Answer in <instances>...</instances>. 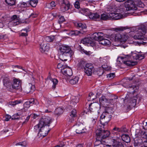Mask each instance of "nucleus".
<instances>
[{
    "label": "nucleus",
    "mask_w": 147,
    "mask_h": 147,
    "mask_svg": "<svg viewBox=\"0 0 147 147\" xmlns=\"http://www.w3.org/2000/svg\"><path fill=\"white\" fill-rule=\"evenodd\" d=\"M19 23V22L18 19L11 20L9 23V25H12L13 26H14L18 24Z\"/></svg>",
    "instance_id": "37"
},
{
    "label": "nucleus",
    "mask_w": 147,
    "mask_h": 147,
    "mask_svg": "<svg viewBox=\"0 0 147 147\" xmlns=\"http://www.w3.org/2000/svg\"><path fill=\"white\" fill-rule=\"evenodd\" d=\"M76 132L77 134H80L85 132V129H84L83 126L82 125H76Z\"/></svg>",
    "instance_id": "22"
},
{
    "label": "nucleus",
    "mask_w": 147,
    "mask_h": 147,
    "mask_svg": "<svg viewBox=\"0 0 147 147\" xmlns=\"http://www.w3.org/2000/svg\"><path fill=\"white\" fill-rule=\"evenodd\" d=\"M22 82L18 79H14L13 83L12 84L10 92H13L14 90H18L21 88Z\"/></svg>",
    "instance_id": "9"
},
{
    "label": "nucleus",
    "mask_w": 147,
    "mask_h": 147,
    "mask_svg": "<svg viewBox=\"0 0 147 147\" xmlns=\"http://www.w3.org/2000/svg\"><path fill=\"white\" fill-rule=\"evenodd\" d=\"M143 147H147V139L143 142Z\"/></svg>",
    "instance_id": "61"
},
{
    "label": "nucleus",
    "mask_w": 147,
    "mask_h": 147,
    "mask_svg": "<svg viewBox=\"0 0 147 147\" xmlns=\"http://www.w3.org/2000/svg\"><path fill=\"white\" fill-rule=\"evenodd\" d=\"M75 26L80 30L86 29V26L85 24H83L80 22H76L74 24Z\"/></svg>",
    "instance_id": "25"
},
{
    "label": "nucleus",
    "mask_w": 147,
    "mask_h": 147,
    "mask_svg": "<svg viewBox=\"0 0 147 147\" xmlns=\"http://www.w3.org/2000/svg\"><path fill=\"white\" fill-rule=\"evenodd\" d=\"M40 51L42 53L48 51L49 49V44L45 42H43L40 45Z\"/></svg>",
    "instance_id": "15"
},
{
    "label": "nucleus",
    "mask_w": 147,
    "mask_h": 147,
    "mask_svg": "<svg viewBox=\"0 0 147 147\" xmlns=\"http://www.w3.org/2000/svg\"><path fill=\"white\" fill-rule=\"evenodd\" d=\"M70 3L68 0H64L61 2L60 10L62 12H65L68 10L70 7Z\"/></svg>",
    "instance_id": "13"
},
{
    "label": "nucleus",
    "mask_w": 147,
    "mask_h": 147,
    "mask_svg": "<svg viewBox=\"0 0 147 147\" xmlns=\"http://www.w3.org/2000/svg\"><path fill=\"white\" fill-rule=\"evenodd\" d=\"M6 18V16H2L1 17H0V19L1 20V22H0V23H1V22H3L4 21V20Z\"/></svg>",
    "instance_id": "62"
},
{
    "label": "nucleus",
    "mask_w": 147,
    "mask_h": 147,
    "mask_svg": "<svg viewBox=\"0 0 147 147\" xmlns=\"http://www.w3.org/2000/svg\"><path fill=\"white\" fill-rule=\"evenodd\" d=\"M27 89L28 90H29L30 89L31 90L30 91H29L28 92L27 91V92H33L35 90V86L34 85H32V84H30L28 86Z\"/></svg>",
    "instance_id": "41"
},
{
    "label": "nucleus",
    "mask_w": 147,
    "mask_h": 147,
    "mask_svg": "<svg viewBox=\"0 0 147 147\" xmlns=\"http://www.w3.org/2000/svg\"><path fill=\"white\" fill-rule=\"evenodd\" d=\"M84 70L85 73L88 76H91L94 70V67L93 64L90 63H86Z\"/></svg>",
    "instance_id": "11"
},
{
    "label": "nucleus",
    "mask_w": 147,
    "mask_h": 147,
    "mask_svg": "<svg viewBox=\"0 0 147 147\" xmlns=\"http://www.w3.org/2000/svg\"><path fill=\"white\" fill-rule=\"evenodd\" d=\"M96 97L94 95L93 96H91L89 97V98H88V100H92L95 99Z\"/></svg>",
    "instance_id": "60"
},
{
    "label": "nucleus",
    "mask_w": 147,
    "mask_h": 147,
    "mask_svg": "<svg viewBox=\"0 0 147 147\" xmlns=\"http://www.w3.org/2000/svg\"><path fill=\"white\" fill-rule=\"evenodd\" d=\"M65 21V20L64 17L63 16H61L59 18V19L58 22L59 24H61L62 23H63Z\"/></svg>",
    "instance_id": "50"
},
{
    "label": "nucleus",
    "mask_w": 147,
    "mask_h": 147,
    "mask_svg": "<svg viewBox=\"0 0 147 147\" xmlns=\"http://www.w3.org/2000/svg\"><path fill=\"white\" fill-rule=\"evenodd\" d=\"M16 146L20 145L22 147H25L27 146V143L26 142L24 141L19 142L16 144Z\"/></svg>",
    "instance_id": "45"
},
{
    "label": "nucleus",
    "mask_w": 147,
    "mask_h": 147,
    "mask_svg": "<svg viewBox=\"0 0 147 147\" xmlns=\"http://www.w3.org/2000/svg\"><path fill=\"white\" fill-rule=\"evenodd\" d=\"M98 117V114H96L95 116V117H92V118L93 119L92 121V123L93 124L95 123L96 121L97 120V119Z\"/></svg>",
    "instance_id": "47"
},
{
    "label": "nucleus",
    "mask_w": 147,
    "mask_h": 147,
    "mask_svg": "<svg viewBox=\"0 0 147 147\" xmlns=\"http://www.w3.org/2000/svg\"><path fill=\"white\" fill-rule=\"evenodd\" d=\"M79 2V1H76L74 4V6L76 8L78 9L80 8Z\"/></svg>",
    "instance_id": "54"
},
{
    "label": "nucleus",
    "mask_w": 147,
    "mask_h": 147,
    "mask_svg": "<svg viewBox=\"0 0 147 147\" xmlns=\"http://www.w3.org/2000/svg\"><path fill=\"white\" fill-rule=\"evenodd\" d=\"M38 15L36 13H32L30 15L29 18H30L32 17L33 18H36L37 17Z\"/></svg>",
    "instance_id": "59"
},
{
    "label": "nucleus",
    "mask_w": 147,
    "mask_h": 147,
    "mask_svg": "<svg viewBox=\"0 0 147 147\" xmlns=\"http://www.w3.org/2000/svg\"><path fill=\"white\" fill-rule=\"evenodd\" d=\"M20 102L19 101L16 100L14 101L11 102H10V104L12 105H15L19 103Z\"/></svg>",
    "instance_id": "55"
},
{
    "label": "nucleus",
    "mask_w": 147,
    "mask_h": 147,
    "mask_svg": "<svg viewBox=\"0 0 147 147\" xmlns=\"http://www.w3.org/2000/svg\"><path fill=\"white\" fill-rule=\"evenodd\" d=\"M86 63L83 61H80L79 63V66L81 68H84V69L85 67Z\"/></svg>",
    "instance_id": "46"
},
{
    "label": "nucleus",
    "mask_w": 147,
    "mask_h": 147,
    "mask_svg": "<svg viewBox=\"0 0 147 147\" xmlns=\"http://www.w3.org/2000/svg\"><path fill=\"white\" fill-rule=\"evenodd\" d=\"M112 109L111 108H107L106 109L105 111L101 114L100 117V122L102 126H100L103 129H104V126L107 124L111 120V116ZM100 126H98V127Z\"/></svg>",
    "instance_id": "6"
},
{
    "label": "nucleus",
    "mask_w": 147,
    "mask_h": 147,
    "mask_svg": "<svg viewBox=\"0 0 147 147\" xmlns=\"http://www.w3.org/2000/svg\"><path fill=\"white\" fill-rule=\"evenodd\" d=\"M144 56L143 54H138L132 52L130 55H127L124 57H120L119 58L123 60V62L126 65L128 66H134L136 65L137 62L134 61V60H141L143 59Z\"/></svg>",
    "instance_id": "2"
},
{
    "label": "nucleus",
    "mask_w": 147,
    "mask_h": 147,
    "mask_svg": "<svg viewBox=\"0 0 147 147\" xmlns=\"http://www.w3.org/2000/svg\"><path fill=\"white\" fill-rule=\"evenodd\" d=\"M76 111L75 109H73L70 113V116L69 117V121L71 122L74 121V118L76 117L77 116L76 114Z\"/></svg>",
    "instance_id": "24"
},
{
    "label": "nucleus",
    "mask_w": 147,
    "mask_h": 147,
    "mask_svg": "<svg viewBox=\"0 0 147 147\" xmlns=\"http://www.w3.org/2000/svg\"><path fill=\"white\" fill-rule=\"evenodd\" d=\"M130 28L128 26H120L115 28V31H122L128 29Z\"/></svg>",
    "instance_id": "34"
},
{
    "label": "nucleus",
    "mask_w": 147,
    "mask_h": 147,
    "mask_svg": "<svg viewBox=\"0 0 147 147\" xmlns=\"http://www.w3.org/2000/svg\"><path fill=\"white\" fill-rule=\"evenodd\" d=\"M89 17L90 19L94 21H96L98 20H99L100 15L97 13H91L89 15Z\"/></svg>",
    "instance_id": "20"
},
{
    "label": "nucleus",
    "mask_w": 147,
    "mask_h": 147,
    "mask_svg": "<svg viewBox=\"0 0 147 147\" xmlns=\"http://www.w3.org/2000/svg\"><path fill=\"white\" fill-rule=\"evenodd\" d=\"M6 4L10 6H12L15 5V0H5Z\"/></svg>",
    "instance_id": "39"
},
{
    "label": "nucleus",
    "mask_w": 147,
    "mask_h": 147,
    "mask_svg": "<svg viewBox=\"0 0 147 147\" xmlns=\"http://www.w3.org/2000/svg\"><path fill=\"white\" fill-rule=\"evenodd\" d=\"M86 31H80L75 30V31H71L69 34L71 35H74L75 36H77L79 35L81 33L83 34L84 32H86Z\"/></svg>",
    "instance_id": "32"
},
{
    "label": "nucleus",
    "mask_w": 147,
    "mask_h": 147,
    "mask_svg": "<svg viewBox=\"0 0 147 147\" xmlns=\"http://www.w3.org/2000/svg\"><path fill=\"white\" fill-rule=\"evenodd\" d=\"M22 31H25L26 32H22L20 34V35L21 36H28L27 32L30 31V30L29 27H27L23 29L22 30Z\"/></svg>",
    "instance_id": "36"
},
{
    "label": "nucleus",
    "mask_w": 147,
    "mask_h": 147,
    "mask_svg": "<svg viewBox=\"0 0 147 147\" xmlns=\"http://www.w3.org/2000/svg\"><path fill=\"white\" fill-rule=\"evenodd\" d=\"M122 140L126 143H128L130 141V138L128 135L127 134H123L121 136Z\"/></svg>",
    "instance_id": "30"
},
{
    "label": "nucleus",
    "mask_w": 147,
    "mask_h": 147,
    "mask_svg": "<svg viewBox=\"0 0 147 147\" xmlns=\"http://www.w3.org/2000/svg\"><path fill=\"white\" fill-rule=\"evenodd\" d=\"M66 66V65H63L61 63H60L57 65V67L58 69H60V71L62 73V70L64 69Z\"/></svg>",
    "instance_id": "42"
},
{
    "label": "nucleus",
    "mask_w": 147,
    "mask_h": 147,
    "mask_svg": "<svg viewBox=\"0 0 147 147\" xmlns=\"http://www.w3.org/2000/svg\"><path fill=\"white\" fill-rule=\"evenodd\" d=\"M91 42H92V40L90 38H85L81 41V43L88 46L89 43H91Z\"/></svg>",
    "instance_id": "27"
},
{
    "label": "nucleus",
    "mask_w": 147,
    "mask_h": 147,
    "mask_svg": "<svg viewBox=\"0 0 147 147\" xmlns=\"http://www.w3.org/2000/svg\"><path fill=\"white\" fill-rule=\"evenodd\" d=\"M113 147H124L121 142L117 141L115 139L113 140Z\"/></svg>",
    "instance_id": "31"
},
{
    "label": "nucleus",
    "mask_w": 147,
    "mask_h": 147,
    "mask_svg": "<svg viewBox=\"0 0 147 147\" xmlns=\"http://www.w3.org/2000/svg\"><path fill=\"white\" fill-rule=\"evenodd\" d=\"M122 11L120 13L115 12L110 13L109 15L103 13L100 15L101 20H118L122 18L124 15V9H121Z\"/></svg>",
    "instance_id": "7"
},
{
    "label": "nucleus",
    "mask_w": 147,
    "mask_h": 147,
    "mask_svg": "<svg viewBox=\"0 0 147 147\" xmlns=\"http://www.w3.org/2000/svg\"><path fill=\"white\" fill-rule=\"evenodd\" d=\"M54 36H47L45 38V40L48 42H52L54 39Z\"/></svg>",
    "instance_id": "44"
},
{
    "label": "nucleus",
    "mask_w": 147,
    "mask_h": 147,
    "mask_svg": "<svg viewBox=\"0 0 147 147\" xmlns=\"http://www.w3.org/2000/svg\"><path fill=\"white\" fill-rule=\"evenodd\" d=\"M52 122V119L48 117H43L40 120V128L38 134L39 136L44 137L50 131V124Z\"/></svg>",
    "instance_id": "1"
},
{
    "label": "nucleus",
    "mask_w": 147,
    "mask_h": 147,
    "mask_svg": "<svg viewBox=\"0 0 147 147\" xmlns=\"http://www.w3.org/2000/svg\"><path fill=\"white\" fill-rule=\"evenodd\" d=\"M81 50L82 53H84L87 55H89L90 54V52L87 51L82 48L81 49Z\"/></svg>",
    "instance_id": "52"
},
{
    "label": "nucleus",
    "mask_w": 147,
    "mask_h": 147,
    "mask_svg": "<svg viewBox=\"0 0 147 147\" xmlns=\"http://www.w3.org/2000/svg\"><path fill=\"white\" fill-rule=\"evenodd\" d=\"M79 101V97L78 96H72L71 98V103L72 106L75 105Z\"/></svg>",
    "instance_id": "29"
},
{
    "label": "nucleus",
    "mask_w": 147,
    "mask_h": 147,
    "mask_svg": "<svg viewBox=\"0 0 147 147\" xmlns=\"http://www.w3.org/2000/svg\"><path fill=\"white\" fill-rule=\"evenodd\" d=\"M19 117L20 116L18 115V113H17L16 114L13 115L11 117V119L14 120L17 119H18Z\"/></svg>",
    "instance_id": "51"
},
{
    "label": "nucleus",
    "mask_w": 147,
    "mask_h": 147,
    "mask_svg": "<svg viewBox=\"0 0 147 147\" xmlns=\"http://www.w3.org/2000/svg\"><path fill=\"white\" fill-rule=\"evenodd\" d=\"M138 33L134 36V39L140 40V41L137 42V44L139 45H146V42L145 41L147 39L144 37V35L147 32V27L146 29L144 26H141L138 28Z\"/></svg>",
    "instance_id": "5"
},
{
    "label": "nucleus",
    "mask_w": 147,
    "mask_h": 147,
    "mask_svg": "<svg viewBox=\"0 0 147 147\" xmlns=\"http://www.w3.org/2000/svg\"><path fill=\"white\" fill-rule=\"evenodd\" d=\"M96 141L95 142L94 147H101L100 146L103 140L108 137L110 135V132L107 130L103 129L101 127L99 126L95 131Z\"/></svg>",
    "instance_id": "3"
},
{
    "label": "nucleus",
    "mask_w": 147,
    "mask_h": 147,
    "mask_svg": "<svg viewBox=\"0 0 147 147\" xmlns=\"http://www.w3.org/2000/svg\"><path fill=\"white\" fill-rule=\"evenodd\" d=\"M63 113V109L61 108H58L55 111V113L57 115L61 114Z\"/></svg>",
    "instance_id": "40"
},
{
    "label": "nucleus",
    "mask_w": 147,
    "mask_h": 147,
    "mask_svg": "<svg viewBox=\"0 0 147 147\" xmlns=\"http://www.w3.org/2000/svg\"><path fill=\"white\" fill-rule=\"evenodd\" d=\"M47 80H50L53 83V88L55 89L56 87V86L58 82V81L56 79H52L50 77H48L47 78Z\"/></svg>",
    "instance_id": "33"
},
{
    "label": "nucleus",
    "mask_w": 147,
    "mask_h": 147,
    "mask_svg": "<svg viewBox=\"0 0 147 147\" xmlns=\"http://www.w3.org/2000/svg\"><path fill=\"white\" fill-rule=\"evenodd\" d=\"M79 78L77 76H74L72 78L71 76L67 79V81L71 84H77L79 80Z\"/></svg>",
    "instance_id": "16"
},
{
    "label": "nucleus",
    "mask_w": 147,
    "mask_h": 147,
    "mask_svg": "<svg viewBox=\"0 0 147 147\" xmlns=\"http://www.w3.org/2000/svg\"><path fill=\"white\" fill-rule=\"evenodd\" d=\"M102 34L101 32L95 33L92 36L91 38L96 40L100 41L101 39H102Z\"/></svg>",
    "instance_id": "18"
},
{
    "label": "nucleus",
    "mask_w": 147,
    "mask_h": 147,
    "mask_svg": "<svg viewBox=\"0 0 147 147\" xmlns=\"http://www.w3.org/2000/svg\"><path fill=\"white\" fill-rule=\"evenodd\" d=\"M40 121H39V123L38 125L34 126V129L36 131H38L39 132V131L40 128Z\"/></svg>",
    "instance_id": "48"
},
{
    "label": "nucleus",
    "mask_w": 147,
    "mask_h": 147,
    "mask_svg": "<svg viewBox=\"0 0 147 147\" xmlns=\"http://www.w3.org/2000/svg\"><path fill=\"white\" fill-rule=\"evenodd\" d=\"M102 68L107 71H109L111 69V67L107 66L106 65H102Z\"/></svg>",
    "instance_id": "49"
},
{
    "label": "nucleus",
    "mask_w": 147,
    "mask_h": 147,
    "mask_svg": "<svg viewBox=\"0 0 147 147\" xmlns=\"http://www.w3.org/2000/svg\"><path fill=\"white\" fill-rule=\"evenodd\" d=\"M47 5L48 8L53 9L54 7H55L56 5L55 2L52 1L50 3L48 4Z\"/></svg>",
    "instance_id": "43"
},
{
    "label": "nucleus",
    "mask_w": 147,
    "mask_h": 147,
    "mask_svg": "<svg viewBox=\"0 0 147 147\" xmlns=\"http://www.w3.org/2000/svg\"><path fill=\"white\" fill-rule=\"evenodd\" d=\"M99 101L101 105H108L109 100L106 98L105 96H102L99 98Z\"/></svg>",
    "instance_id": "21"
},
{
    "label": "nucleus",
    "mask_w": 147,
    "mask_h": 147,
    "mask_svg": "<svg viewBox=\"0 0 147 147\" xmlns=\"http://www.w3.org/2000/svg\"><path fill=\"white\" fill-rule=\"evenodd\" d=\"M124 6L127 11H134L137 9L134 2L131 0H128L125 1L124 3Z\"/></svg>",
    "instance_id": "8"
},
{
    "label": "nucleus",
    "mask_w": 147,
    "mask_h": 147,
    "mask_svg": "<svg viewBox=\"0 0 147 147\" xmlns=\"http://www.w3.org/2000/svg\"><path fill=\"white\" fill-rule=\"evenodd\" d=\"M11 20H14L16 19H18L17 17V16L15 15L13 16L11 18Z\"/></svg>",
    "instance_id": "63"
},
{
    "label": "nucleus",
    "mask_w": 147,
    "mask_h": 147,
    "mask_svg": "<svg viewBox=\"0 0 147 147\" xmlns=\"http://www.w3.org/2000/svg\"><path fill=\"white\" fill-rule=\"evenodd\" d=\"M99 43L105 46H108L110 45L111 42L109 39L104 38L102 37Z\"/></svg>",
    "instance_id": "23"
},
{
    "label": "nucleus",
    "mask_w": 147,
    "mask_h": 147,
    "mask_svg": "<svg viewBox=\"0 0 147 147\" xmlns=\"http://www.w3.org/2000/svg\"><path fill=\"white\" fill-rule=\"evenodd\" d=\"M137 98V95H136V96H134L133 98H130L128 102L131 104V106H134L136 105Z\"/></svg>",
    "instance_id": "28"
},
{
    "label": "nucleus",
    "mask_w": 147,
    "mask_h": 147,
    "mask_svg": "<svg viewBox=\"0 0 147 147\" xmlns=\"http://www.w3.org/2000/svg\"><path fill=\"white\" fill-rule=\"evenodd\" d=\"M30 117V115H28L27 117L25 119L24 121L23 122V124H25L29 120V119Z\"/></svg>",
    "instance_id": "57"
},
{
    "label": "nucleus",
    "mask_w": 147,
    "mask_h": 147,
    "mask_svg": "<svg viewBox=\"0 0 147 147\" xmlns=\"http://www.w3.org/2000/svg\"><path fill=\"white\" fill-rule=\"evenodd\" d=\"M123 86L126 88H132L134 90L133 92L134 93L136 92L139 88L138 86L135 85V84H133L132 85L129 84L128 85H126L125 84Z\"/></svg>",
    "instance_id": "26"
},
{
    "label": "nucleus",
    "mask_w": 147,
    "mask_h": 147,
    "mask_svg": "<svg viewBox=\"0 0 147 147\" xmlns=\"http://www.w3.org/2000/svg\"><path fill=\"white\" fill-rule=\"evenodd\" d=\"M37 105L39 104L38 102L36 100H34V99H32L30 100L29 101L26 102L24 104V108H29L31 104Z\"/></svg>",
    "instance_id": "17"
},
{
    "label": "nucleus",
    "mask_w": 147,
    "mask_h": 147,
    "mask_svg": "<svg viewBox=\"0 0 147 147\" xmlns=\"http://www.w3.org/2000/svg\"><path fill=\"white\" fill-rule=\"evenodd\" d=\"M107 78L111 79L115 76V74L114 73H112L107 74Z\"/></svg>",
    "instance_id": "53"
},
{
    "label": "nucleus",
    "mask_w": 147,
    "mask_h": 147,
    "mask_svg": "<svg viewBox=\"0 0 147 147\" xmlns=\"http://www.w3.org/2000/svg\"><path fill=\"white\" fill-rule=\"evenodd\" d=\"M113 36L115 40L116 41L122 42L126 40L125 39H124L123 38L124 36H122L120 34L118 33L113 35Z\"/></svg>",
    "instance_id": "19"
},
{
    "label": "nucleus",
    "mask_w": 147,
    "mask_h": 147,
    "mask_svg": "<svg viewBox=\"0 0 147 147\" xmlns=\"http://www.w3.org/2000/svg\"><path fill=\"white\" fill-rule=\"evenodd\" d=\"M117 131L119 132H120L121 131V130L119 128L117 127H115L113 129V131Z\"/></svg>",
    "instance_id": "64"
},
{
    "label": "nucleus",
    "mask_w": 147,
    "mask_h": 147,
    "mask_svg": "<svg viewBox=\"0 0 147 147\" xmlns=\"http://www.w3.org/2000/svg\"><path fill=\"white\" fill-rule=\"evenodd\" d=\"M100 105L98 103H91L89 105V110L90 112H96V114L99 113V111L100 109Z\"/></svg>",
    "instance_id": "10"
},
{
    "label": "nucleus",
    "mask_w": 147,
    "mask_h": 147,
    "mask_svg": "<svg viewBox=\"0 0 147 147\" xmlns=\"http://www.w3.org/2000/svg\"><path fill=\"white\" fill-rule=\"evenodd\" d=\"M5 117V121H9V119L11 118V117L9 115H7Z\"/></svg>",
    "instance_id": "58"
},
{
    "label": "nucleus",
    "mask_w": 147,
    "mask_h": 147,
    "mask_svg": "<svg viewBox=\"0 0 147 147\" xmlns=\"http://www.w3.org/2000/svg\"><path fill=\"white\" fill-rule=\"evenodd\" d=\"M59 58L61 60L64 61H66L67 58L71 57L74 54L71 47L66 45L59 46Z\"/></svg>",
    "instance_id": "4"
},
{
    "label": "nucleus",
    "mask_w": 147,
    "mask_h": 147,
    "mask_svg": "<svg viewBox=\"0 0 147 147\" xmlns=\"http://www.w3.org/2000/svg\"><path fill=\"white\" fill-rule=\"evenodd\" d=\"M27 4H28V1L26 3L23 2L20 3V6L22 7H25L28 6Z\"/></svg>",
    "instance_id": "56"
},
{
    "label": "nucleus",
    "mask_w": 147,
    "mask_h": 147,
    "mask_svg": "<svg viewBox=\"0 0 147 147\" xmlns=\"http://www.w3.org/2000/svg\"><path fill=\"white\" fill-rule=\"evenodd\" d=\"M118 97L116 96H113L111 99L109 100V104H112L115 103L117 101V99Z\"/></svg>",
    "instance_id": "38"
},
{
    "label": "nucleus",
    "mask_w": 147,
    "mask_h": 147,
    "mask_svg": "<svg viewBox=\"0 0 147 147\" xmlns=\"http://www.w3.org/2000/svg\"><path fill=\"white\" fill-rule=\"evenodd\" d=\"M3 81L4 86L6 87L8 91H10L12 84L10 78L8 76H4L3 78Z\"/></svg>",
    "instance_id": "12"
},
{
    "label": "nucleus",
    "mask_w": 147,
    "mask_h": 147,
    "mask_svg": "<svg viewBox=\"0 0 147 147\" xmlns=\"http://www.w3.org/2000/svg\"><path fill=\"white\" fill-rule=\"evenodd\" d=\"M63 75L67 77V78L71 76L73 74L72 70L69 67L66 66L64 69L62 70V73Z\"/></svg>",
    "instance_id": "14"
},
{
    "label": "nucleus",
    "mask_w": 147,
    "mask_h": 147,
    "mask_svg": "<svg viewBox=\"0 0 147 147\" xmlns=\"http://www.w3.org/2000/svg\"><path fill=\"white\" fill-rule=\"evenodd\" d=\"M29 5H30L32 7H35L38 3V1L36 0H30L28 1Z\"/></svg>",
    "instance_id": "35"
}]
</instances>
